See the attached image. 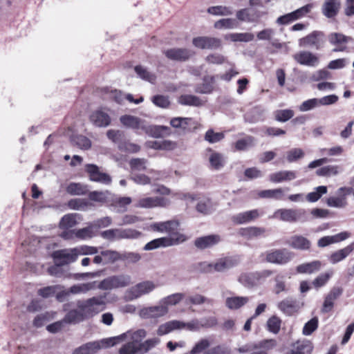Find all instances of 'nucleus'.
<instances>
[{
  "label": "nucleus",
  "mask_w": 354,
  "mask_h": 354,
  "mask_svg": "<svg viewBox=\"0 0 354 354\" xmlns=\"http://www.w3.org/2000/svg\"><path fill=\"white\" fill-rule=\"evenodd\" d=\"M278 309L287 316H292L299 308L297 301L292 297H286L277 304Z\"/></svg>",
  "instance_id": "obj_25"
},
{
  "label": "nucleus",
  "mask_w": 354,
  "mask_h": 354,
  "mask_svg": "<svg viewBox=\"0 0 354 354\" xmlns=\"http://www.w3.org/2000/svg\"><path fill=\"white\" fill-rule=\"evenodd\" d=\"M178 102L182 105L193 106H201L204 104L200 97L187 94L180 95L178 98Z\"/></svg>",
  "instance_id": "obj_41"
},
{
  "label": "nucleus",
  "mask_w": 354,
  "mask_h": 354,
  "mask_svg": "<svg viewBox=\"0 0 354 354\" xmlns=\"http://www.w3.org/2000/svg\"><path fill=\"white\" fill-rule=\"evenodd\" d=\"M132 283L131 277L129 274H121L109 277L98 284V288L101 290H112L129 286Z\"/></svg>",
  "instance_id": "obj_4"
},
{
  "label": "nucleus",
  "mask_w": 354,
  "mask_h": 354,
  "mask_svg": "<svg viewBox=\"0 0 354 354\" xmlns=\"http://www.w3.org/2000/svg\"><path fill=\"white\" fill-rule=\"evenodd\" d=\"M289 190V188H277L273 189H266L261 191L259 193V196L261 198H274L276 200H281L283 196L284 191Z\"/></svg>",
  "instance_id": "obj_43"
},
{
  "label": "nucleus",
  "mask_w": 354,
  "mask_h": 354,
  "mask_svg": "<svg viewBox=\"0 0 354 354\" xmlns=\"http://www.w3.org/2000/svg\"><path fill=\"white\" fill-rule=\"evenodd\" d=\"M165 55L171 60L185 62L194 55V52L185 48H172L164 51Z\"/></svg>",
  "instance_id": "obj_15"
},
{
  "label": "nucleus",
  "mask_w": 354,
  "mask_h": 354,
  "mask_svg": "<svg viewBox=\"0 0 354 354\" xmlns=\"http://www.w3.org/2000/svg\"><path fill=\"white\" fill-rule=\"evenodd\" d=\"M319 106L318 98H311L304 101L299 106V110L301 112L311 111Z\"/></svg>",
  "instance_id": "obj_64"
},
{
  "label": "nucleus",
  "mask_w": 354,
  "mask_h": 354,
  "mask_svg": "<svg viewBox=\"0 0 354 354\" xmlns=\"http://www.w3.org/2000/svg\"><path fill=\"white\" fill-rule=\"evenodd\" d=\"M167 201L163 197H147L138 201L136 207L141 208H152L155 207H164Z\"/></svg>",
  "instance_id": "obj_26"
},
{
  "label": "nucleus",
  "mask_w": 354,
  "mask_h": 354,
  "mask_svg": "<svg viewBox=\"0 0 354 354\" xmlns=\"http://www.w3.org/2000/svg\"><path fill=\"white\" fill-rule=\"evenodd\" d=\"M186 198L190 199L192 201L196 200V209L198 212L207 215L211 214L214 211V205L212 201L205 196H199L195 198L192 195L185 196Z\"/></svg>",
  "instance_id": "obj_21"
},
{
  "label": "nucleus",
  "mask_w": 354,
  "mask_h": 354,
  "mask_svg": "<svg viewBox=\"0 0 354 354\" xmlns=\"http://www.w3.org/2000/svg\"><path fill=\"white\" fill-rule=\"evenodd\" d=\"M83 313L77 310L69 311L64 317V322L70 324H75L82 322L84 319Z\"/></svg>",
  "instance_id": "obj_60"
},
{
  "label": "nucleus",
  "mask_w": 354,
  "mask_h": 354,
  "mask_svg": "<svg viewBox=\"0 0 354 354\" xmlns=\"http://www.w3.org/2000/svg\"><path fill=\"white\" fill-rule=\"evenodd\" d=\"M185 327V322L178 320H171L159 326L157 330V335L162 336L174 330L183 329Z\"/></svg>",
  "instance_id": "obj_30"
},
{
  "label": "nucleus",
  "mask_w": 354,
  "mask_h": 354,
  "mask_svg": "<svg viewBox=\"0 0 354 354\" xmlns=\"http://www.w3.org/2000/svg\"><path fill=\"white\" fill-rule=\"evenodd\" d=\"M340 9V2L338 0H325L322 8V14L327 18L335 17Z\"/></svg>",
  "instance_id": "obj_31"
},
{
  "label": "nucleus",
  "mask_w": 354,
  "mask_h": 354,
  "mask_svg": "<svg viewBox=\"0 0 354 354\" xmlns=\"http://www.w3.org/2000/svg\"><path fill=\"white\" fill-rule=\"evenodd\" d=\"M313 349V344L309 340H299L292 344L290 354H310Z\"/></svg>",
  "instance_id": "obj_34"
},
{
  "label": "nucleus",
  "mask_w": 354,
  "mask_h": 354,
  "mask_svg": "<svg viewBox=\"0 0 354 354\" xmlns=\"http://www.w3.org/2000/svg\"><path fill=\"white\" fill-rule=\"evenodd\" d=\"M287 243L293 249L298 250H308L311 247L310 241L301 235L292 236Z\"/></svg>",
  "instance_id": "obj_27"
},
{
  "label": "nucleus",
  "mask_w": 354,
  "mask_h": 354,
  "mask_svg": "<svg viewBox=\"0 0 354 354\" xmlns=\"http://www.w3.org/2000/svg\"><path fill=\"white\" fill-rule=\"evenodd\" d=\"M261 15L259 12L250 15L248 9H241L236 12V17L239 21L254 22L257 21Z\"/></svg>",
  "instance_id": "obj_46"
},
{
  "label": "nucleus",
  "mask_w": 354,
  "mask_h": 354,
  "mask_svg": "<svg viewBox=\"0 0 354 354\" xmlns=\"http://www.w3.org/2000/svg\"><path fill=\"white\" fill-rule=\"evenodd\" d=\"M192 44L196 48L200 49L215 50L221 47V41L216 37L201 36L194 37Z\"/></svg>",
  "instance_id": "obj_13"
},
{
  "label": "nucleus",
  "mask_w": 354,
  "mask_h": 354,
  "mask_svg": "<svg viewBox=\"0 0 354 354\" xmlns=\"http://www.w3.org/2000/svg\"><path fill=\"white\" fill-rule=\"evenodd\" d=\"M349 39L348 37L339 32H332L328 36L329 43L335 46L333 49L335 52L344 51L346 48Z\"/></svg>",
  "instance_id": "obj_24"
},
{
  "label": "nucleus",
  "mask_w": 354,
  "mask_h": 354,
  "mask_svg": "<svg viewBox=\"0 0 354 354\" xmlns=\"http://www.w3.org/2000/svg\"><path fill=\"white\" fill-rule=\"evenodd\" d=\"M179 223L176 221H168L166 222L156 223L152 225V229L162 233H167L171 235V237L176 238L180 234H177L176 232L178 230Z\"/></svg>",
  "instance_id": "obj_22"
},
{
  "label": "nucleus",
  "mask_w": 354,
  "mask_h": 354,
  "mask_svg": "<svg viewBox=\"0 0 354 354\" xmlns=\"http://www.w3.org/2000/svg\"><path fill=\"white\" fill-rule=\"evenodd\" d=\"M297 178V173L295 171L282 170L272 173L269 176V180L274 183H280L284 181H290Z\"/></svg>",
  "instance_id": "obj_32"
},
{
  "label": "nucleus",
  "mask_w": 354,
  "mask_h": 354,
  "mask_svg": "<svg viewBox=\"0 0 354 354\" xmlns=\"http://www.w3.org/2000/svg\"><path fill=\"white\" fill-rule=\"evenodd\" d=\"M354 250V243L332 253L328 259L332 264H336L345 259Z\"/></svg>",
  "instance_id": "obj_33"
},
{
  "label": "nucleus",
  "mask_w": 354,
  "mask_h": 354,
  "mask_svg": "<svg viewBox=\"0 0 354 354\" xmlns=\"http://www.w3.org/2000/svg\"><path fill=\"white\" fill-rule=\"evenodd\" d=\"M196 122L190 118H174L170 121V124L176 129H181L183 130H191L195 128Z\"/></svg>",
  "instance_id": "obj_36"
},
{
  "label": "nucleus",
  "mask_w": 354,
  "mask_h": 354,
  "mask_svg": "<svg viewBox=\"0 0 354 354\" xmlns=\"http://www.w3.org/2000/svg\"><path fill=\"white\" fill-rule=\"evenodd\" d=\"M72 141L75 145L81 149L87 150L91 147V140L82 135L74 136Z\"/></svg>",
  "instance_id": "obj_61"
},
{
  "label": "nucleus",
  "mask_w": 354,
  "mask_h": 354,
  "mask_svg": "<svg viewBox=\"0 0 354 354\" xmlns=\"http://www.w3.org/2000/svg\"><path fill=\"white\" fill-rule=\"evenodd\" d=\"M207 12L213 15L228 16L233 14V10L231 7L216 6L209 7Z\"/></svg>",
  "instance_id": "obj_55"
},
{
  "label": "nucleus",
  "mask_w": 354,
  "mask_h": 354,
  "mask_svg": "<svg viewBox=\"0 0 354 354\" xmlns=\"http://www.w3.org/2000/svg\"><path fill=\"white\" fill-rule=\"evenodd\" d=\"M270 218H279L282 221L289 223H304L308 221L307 212L304 209H279Z\"/></svg>",
  "instance_id": "obj_2"
},
{
  "label": "nucleus",
  "mask_w": 354,
  "mask_h": 354,
  "mask_svg": "<svg viewBox=\"0 0 354 354\" xmlns=\"http://www.w3.org/2000/svg\"><path fill=\"white\" fill-rule=\"evenodd\" d=\"M95 230L92 223H90L86 227L75 230L76 238L82 240L88 239L94 236Z\"/></svg>",
  "instance_id": "obj_51"
},
{
  "label": "nucleus",
  "mask_w": 354,
  "mask_h": 354,
  "mask_svg": "<svg viewBox=\"0 0 354 354\" xmlns=\"http://www.w3.org/2000/svg\"><path fill=\"white\" fill-rule=\"evenodd\" d=\"M266 232L265 228L259 227H248L240 230V234L248 239L263 235Z\"/></svg>",
  "instance_id": "obj_40"
},
{
  "label": "nucleus",
  "mask_w": 354,
  "mask_h": 354,
  "mask_svg": "<svg viewBox=\"0 0 354 354\" xmlns=\"http://www.w3.org/2000/svg\"><path fill=\"white\" fill-rule=\"evenodd\" d=\"M94 288L93 283H84L80 284H76L71 286L69 288L70 294L77 295V294H86L89 290Z\"/></svg>",
  "instance_id": "obj_54"
},
{
  "label": "nucleus",
  "mask_w": 354,
  "mask_h": 354,
  "mask_svg": "<svg viewBox=\"0 0 354 354\" xmlns=\"http://www.w3.org/2000/svg\"><path fill=\"white\" fill-rule=\"evenodd\" d=\"M341 172V169L339 165H326L318 169L316 171V174L319 176L330 177L337 176Z\"/></svg>",
  "instance_id": "obj_44"
},
{
  "label": "nucleus",
  "mask_w": 354,
  "mask_h": 354,
  "mask_svg": "<svg viewBox=\"0 0 354 354\" xmlns=\"http://www.w3.org/2000/svg\"><path fill=\"white\" fill-rule=\"evenodd\" d=\"M349 236L350 234L347 232H342L333 236H326L318 240L317 246L319 248H324L330 244L344 241Z\"/></svg>",
  "instance_id": "obj_29"
},
{
  "label": "nucleus",
  "mask_w": 354,
  "mask_h": 354,
  "mask_svg": "<svg viewBox=\"0 0 354 354\" xmlns=\"http://www.w3.org/2000/svg\"><path fill=\"white\" fill-rule=\"evenodd\" d=\"M249 301L248 297L233 296L227 297L225 304L228 309L235 310L246 305Z\"/></svg>",
  "instance_id": "obj_35"
},
{
  "label": "nucleus",
  "mask_w": 354,
  "mask_h": 354,
  "mask_svg": "<svg viewBox=\"0 0 354 354\" xmlns=\"http://www.w3.org/2000/svg\"><path fill=\"white\" fill-rule=\"evenodd\" d=\"M290 277L285 273H279L274 277V286L273 291L276 295H279L282 292H287L288 291V279Z\"/></svg>",
  "instance_id": "obj_37"
},
{
  "label": "nucleus",
  "mask_w": 354,
  "mask_h": 354,
  "mask_svg": "<svg viewBox=\"0 0 354 354\" xmlns=\"http://www.w3.org/2000/svg\"><path fill=\"white\" fill-rule=\"evenodd\" d=\"M328 189L326 186L321 185L315 188V190L306 195V200L310 203L317 202L321 197L326 194Z\"/></svg>",
  "instance_id": "obj_50"
},
{
  "label": "nucleus",
  "mask_w": 354,
  "mask_h": 354,
  "mask_svg": "<svg viewBox=\"0 0 354 354\" xmlns=\"http://www.w3.org/2000/svg\"><path fill=\"white\" fill-rule=\"evenodd\" d=\"M240 263L239 256H227L221 257L214 262V270L218 272H227L237 266Z\"/></svg>",
  "instance_id": "obj_14"
},
{
  "label": "nucleus",
  "mask_w": 354,
  "mask_h": 354,
  "mask_svg": "<svg viewBox=\"0 0 354 354\" xmlns=\"http://www.w3.org/2000/svg\"><path fill=\"white\" fill-rule=\"evenodd\" d=\"M66 192L71 195H84L87 192V188L80 183H71L67 186Z\"/></svg>",
  "instance_id": "obj_58"
},
{
  "label": "nucleus",
  "mask_w": 354,
  "mask_h": 354,
  "mask_svg": "<svg viewBox=\"0 0 354 354\" xmlns=\"http://www.w3.org/2000/svg\"><path fill=\"white\" fill-rule=\"evenodd\" d=\"M90 121L97 127H106L111 124V117L102 109L93 111L90 115Z\"/></svg>",
  "instance_id": "obj_23"
},
{
  "label": "nucleus",
  "mask_w": 354,
  "mask_h": 354,
  "mask_svg": "<svg viewBox=\"0 0 354 354\" xmlns=\"http://www.w3.org/2000/svg\"><path fill=\"white\" fill-rule=\"evenodd\" d=\"M185 295L183 293L178 292L171 294L162 298L161 299V304H163L168 308V306H174L178 304L183 299Z\"/></svg>",
  "instance_id": "obj_56"
},
{
  "label": "nucleus",
  "mask_w": 354,
  "mask_h": 354,
  "mask_svg": "<svg viewBox=\"0 0 354 354\" xmlns=\"http://www.w3.org/2000/svg\"><path fill=\"white\" fill-rule=\"evenodd\" d=\"M211 167L219 170L224 167L225 158L223 156L217 152H212L209 158Z\"/></svg>",
  "instance_id": "obj_47"
},
{
  "label": "nucleus",
  "mask_w": 354,
  "mask_h": 354,
  "mask_svg": "<svg viewBox=\"0 0 354 354\" xmlns=\"http://www.w3.org/2000/svg\"><path fill=\"white\" fill-rule=\"evenodd\" d=\"M80 219V215L77 214H68L64 215L60 222L59 227L62 230H68L75 227Z\"/></svg>",
  "instance_id": "obj_39"
},
{
  "label": "nucleus",
  "mask_w": 354,
  "mask_h": 354,
  "mask_svg": "<svg viewBox=\"0 0 354 354\" xmlns=\"http://www.w3.org/2000/svg\"><path fill=\"white\" fill-rule=\"evenodd\" d=\"M221 241V237L217 234L201 236L195 240V246L201 250L213 247Z\"/></svg>",
  "instance_id": "obj_28"
},
{
  "label": "nucleus",
  "mask_w": 354,
  "mask_h": 354,
  "mask_svg": "<svg viewBox=\"0 0 354 354\" xmlns=\"http://www.w3.org/2000/svg\"><path fill=\"white\" fill-rule=\"evenodd\" d=\"M104 297H93L86 301H79L77 306L86 316H93L98 313L104 304Z\"/></svg>",
  "instance_id": "obj_6"
},
{
  "label": "nucleus",
  "mask_w": 354,
  "mask_h": 354,
  "mask_svg": "<svg viewBox=\"0 0 354 354\" xmlns=\"http://www.w3.org/2000/svg\"><path fill=\"white\" fill-rule=\"evenodd\" d=\"M156 287L157 285L153 281L146 280L141 281L129 288L125 292L124 298L127 301H133L143 295L151 293Z\"/></svg>",
  "instance_id": "obj_3"
},
{
  "label": "nucleus",
  "mask_w": 354,
  "mask_h": 354,
  "mask_svg": "<svg viewBox=\"0 0 354 354\" xmlns=\"http://www.w3.org/2000/svg\"><path fill=\"white\" fill-rule=\"evenodd\" d=\"M322 263L319 261H313L310 263H303L297 267L299 273L311 274L320 270Z\"/></svg>",
  "instance_id": "obj_42"
},
{
  "label": "nucleus",
  "mask_w": 354,
  "mask_h": 354,
  "mask_svg": "<svg viewBox=\"0 0 354 354\" xmlns=\"http://www.w3.org/2000/svg\"><path fill=\"white\" fill-rule=\"evenodd\" d=\"M147 162V160L145 158H132L129 162L131 173L145 170Z\"/></svg>",
  "instance_id": "obj_62"
},
{
  "label": "nucleus",
  "mask_w": 354,
  "mask_h": 354,
  "mask_svg": "<svg viewBox=\"0 0 354 354\" xmlns=\"http://www.w3.org/2000/svg\"><path fill=\"white\" fill-rule=\"evenodd\" d=\"M292 258V253L287 250H275L266 255L267 261L277 264H285Z\"/></svg>",
  "instance_id": "obj_20"
},
{
  "label": "nucleus",
  "mask_w": 354,
  "mask_h": 354,
  "mask_svg": "<svg viewBox=\"0 0 354 354\" xmlns=\"http://www.w3.org/2000/svg\"><path fill=\"white\" fill-rule=\"evenodd\" d=\"M210 346V342L206 339L203 338L200 339L198 342L195 344L194 347L189 351V354H200L207 351Z\"/></svg>",
  "instance_id": "obj_59"
},
{
  "label": "nucleus",
  "mask_w": 354,
  "mask_h": 354,
  "mask_svg": "<svg viewBox=\"0 0 354 354\" xmlns=\"http://www.w3.org/2000/svg\"><path fill=\"white\" fill-rule=\"evenodd\" d=\"M111 205L118 208V212H124L126 210V206L129 205L132 200L130 197H111Z\"/></svg>",
  "instance_id": "obj_49"
},
{
  "label": "nucleus",
  "mask_w": 354,
  "mask_h": 354,
  "mask_svg": "<svg viewBox=\"0 0 354 354\" xmlns=\"http://www.w3.org/2000/svg\"><path fill=\"white\" fill-rule=\"evenodd\" d=\"M325 41L324 34L321 31L315 30L299 40L301 47H312L319 50L324 46Z\"/></svg>",
  "instance_id": "obj_7"
},
{
  "label": "nucleus",
  "mask_w": 354,
  "mask_h": 354,
  "mask_svg": "<svg viewBox=\"0 0 354 354\" xmlns=\"http://www.w3.org/2000/svg\"><path fill=\"white\" fill-rule=\"evenodd\" d=\"M281 325V319L276 315L271 316L266 322L267 330L275 335L280 331Z\"/></svg>",
  "instance_id": "obj_52"
},
{
  "label": "nucleus",
  "mask_w": 354,
  "mask_h": 354,
  "mask_svg": "<svg viewBox=\"0 0 354 354\" xmlns=\"http://www.w3.org/2000/svg\"><path fill=\"white\" fill-rule=\"evenodd\" d=\"M263 214L261 209H254L240 212L232 216V221L236 225H242L252 222Z\"/></svg>",
  "instance_id": "obj_12"
},
{
  "label": "nucleus",
  "mask_w": 354,
  "mask_h": 354,
  "mask_svg": "<svg viewBox=\"0 0 354 354\" xmlns=\"http://www.w3.org/2000/svg\"><path fill=\"white\" fill-rule=\"evenodd\" d=\"M168 308L161 304V300L157 306L144 308L140 310V315L144 319L157 318L165 315L168 313Z\"/></svg>",
  "instance_id": "obj_18"
},
{
  "label": "nucleus",
  "mask_w": 354,
  "mask_h": 354,
  "mask_svg": "<svg viewBox=\"0 0 354 354\" xmlns=\"http://www.w3.org/2000/svg\"><path fill=\"white\" fill-rule=\"evenodd\" d=\"M256 140L251 136H248L235 142V148L238 151H243L249 147L254 146Z\"/></svg>",
  "instance_id": "obj_53"
},
{
  "label": "nucleus",
  "mask_w": 354,
  "mask_h": 354,
  "mask_svg": "<svg viewBox=\"0 0 354 354\" xmlns=\"http://www.w3.org/2000/svg\"><path fill=\"white\" fill-rule=\"evenodd\" d=\"M277 345L276 340L273 339H264L260 341L259 342H250L248 343L241 347L239 348L238 351L240 353H245L250 352H256L255 351L259 350L263 351V349L268 350L274 348ZM264 351V350H263ZM266 353V351H265Z\"/></svg>",
  "instance_id": "obj_10"
},
{
  "label": "nucleus",
  "mask_w": 354,
  "mask_h": 354,
  "mask_svg": "<svg viewBox=\"0 0 354 354\" xmlns=\"http://www.w3.org/2000/svg\"><path fill=\"white\" fill-rule=\"evenodd\" d=\"M214 77L213 76H205L203 83L198 84L195 87V92L201 94H209L214 89Z\"/></svg>",
  "instance_id": "obj_38"
},
{
  "label": "nucleus",
  "mask_w": 354,
  "mask_h": 354,
  "mask_svg": "<svg viewBox=\"0 0 354 354\" xmlns=\"http://www.w3.org/2000/svg\"><path fill=\"white\" fill-rule=\"evenodd\" d=\"M294 59L301 65L316 67L319 63L318 56L307 50L300 51L293 55Z\"/></svg>",
  "instance_id": "obj_19"
},
{
  "label": "nucleus",
  "mask_w": 354,
  "mask_h": 354,
  "mask_svg": "<svg viewBox=\"0 0 354 354\" xmlns=\"http://www.w3.org/2000/svg\"><path fill=\"white\" fill-rule=\"evenodd\" d=\"M88 198L91 201H93L98 203H107L111 200V193L109 191H93L89 193Z\"/></svg>",
  "instance_id": "obj_45"
},
{
  "label": "nucleus",
  "mask_w": 354,
  "mask_h": 354,
  "mask_svg": "<svg viewBox=\"0 0 354 354\" xmlns=\"http://www.w3.org/2000/svg\"><path fill=\"white\" fill-rule=\"evenodd\" d=\"M52 257L55 263L61 266L68 265L75 262L77 259L76 248H66L54 251Z\"/></svg>",
  "instance_id": "obj_9"
},
{
  "label": "nucleus",
  "mask_w": 354,
  "mask_h": 354,
  "mask_svg": "<svg viewBox=\"0 0 354 354\" xmlns=\"http://www.w3.org/2000/svg\"><path fill=\"white\" fill-rule=\"evenodd\" d=\"M104 340H106V339H103L101 341L88 342L76 348L73 351V354H95L102 348L113 346V345H109L108 343L104 342Z\"/></svg>",
  "instance_id": "obj_17"
},
{
  "label": "nucleus",
  "mask_w": 354,
  "mask_h": 354,
  "mask_svg": "<svg viewBox=\"0 0 354 354\" xmlns=\"http://www.w3.org/2000/svg\"><path fill=\"white\" fill-rule=\"evenodd\" d=\"M86 171L88 173L90 180L92 181L106 185H110L112 182L111 177L106 173L101 172L95 165H87Z\"/></svg>",
  "instance_id": "obj_16"
},
{
  "label": "nucleus",
  "mask_w": 354,
  "mask_h": 354,
  "mask_svg": "<svg viewBox=\"0 0 354 354\" xmlns=\"http://www.w3.org/2000/svg\"><path fill=\"white\" fill-rule=\"evenodd\" d=\"M146 335L147 332L144 329H139L134 332L127 331L120 335L106 338V340L104 342L109 345H113V346L126 340H130L132 342H135L137 345H140V342Z\"/></svg>",
  "instance_id": "obj_5"
},
{
  "label": "nucleus",
  "mask_w": 354,
  "mask_h": 354,
  "mask_svg": "<svg viewBox=\"0 0 354 354\" xmlns=\"http://www.w3.org/2000/svg\"><path fill=\"white\" fill-rule=\"evenodd\" d=\"M120 121L127 128L141 130L145 133H149L154 129L153 136L155 137L167 136L171 133V129L168 127L156 126L152 127L146 121L133 115H122L120 118Z\"/></svg>",
  "instance_id": "obj_1"
},
{
  "label": "nucleus",
  "mask_w": 354,
  "mask_h": 354,
  "mask_svg": "<svg viewBox=\"0 0 354 354\" xmlns=\"http://www.w3.org/2000/svg\"><path fill=\"white\" fill-rule=\"evenodd\" d=\"M186 240L185 236L183 234L179 235L178 237H162L153 239L147 243L145 247V250H152L162 247H168L174 245L178 244Z\"/></svg>",
  "instance_id": "obj_8"
},
{
  "label": "nucleus",
  "mask_w": 354,
  "mask_h": 354,
  "mask_svg": "<svg viewBox=\"0 0 354 354\" xmlns=\"http://www.w3.org/2000/svg\"><path fill=\"white\" fill-rule=\"evenodd\" d=\"M140 353L139 345L130 340L124 344L119 350V354H137Z\"/></svg>",
  "instance_id": "obj_63"
},
{
  "label": "nucleus",
  "mask_w": 354,
  "mask_h": 354,
  "mask_svg": "<svg viewBox=\"0 0 354 354\" xmlns=\"http://www.w3.org/2000/svg\"><path fill=\"white\" fill-rule=\"evenodd\" d=\"M238 23L236 19L232 18L221 19L216 21L214 28L217 29H233L236 28Z\"/></svg>",
  "instance_id": "obj_57"
},
{
  "label": "nucleus",
  "mask_w": 354,
  "mask_h": 354,
  "mask_svg": "<svg viewBox=\"0 0 354 354\" xmlns=\"http://www.w3.org/2000/svg\"><path fill=\"white\" fill-rule=\"evenodd\" d=\"M353 189L351 187H342L337 191V196L328 198L326 204L328 207L343 208L347 205L346 196L350 194Z\"/></svg>",
  "instance_id": "obj_11"
},
{
  "label": "nucleus",
  "mask_w": 354,
  "mask_h": 354,
  "mask_svg": "<svg viewBox=\"0 0 354 354\" xmlns=\"http://www.w3.org/2000/svg\"><path fill=\"white\" fill-rule=\"evenodd\" d=\"M134 70L138 76L143 80L147 81L150 83H154V82L156 81V77L155 74L149 72L144 66H136Z\"/></svg>",
  "instance_id": "obj_48"
}]
</instances>
